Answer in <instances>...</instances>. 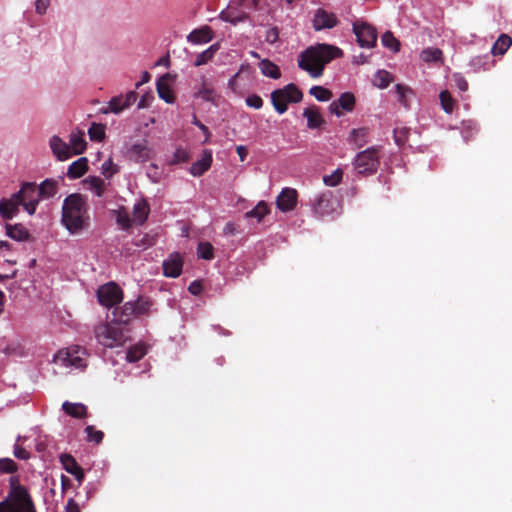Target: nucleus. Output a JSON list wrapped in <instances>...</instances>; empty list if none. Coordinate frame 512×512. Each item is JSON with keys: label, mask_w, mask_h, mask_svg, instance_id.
Here are the masks:
<instances>
[{"label": "nucleus", "mask_w": 512, "mask_h": 512, "mask_svg": "<svg viewBox=\"0 0 512 512\" xmlns=\"http://www.w3.org/2000/svg\"><path fill=\"white\" fill-rule=\"evenodd\" d=\"M61 223L71 235H79L90 227L89 207L81 194H70L64 199Z\"/></svg>", "instance_id": "1"}, {"label": "nucleus", "mask_w": 512, "mask_h": 512, "mask_svg": "<svg viewBox=\"0 0 512 512\" xmlns=\"http://www.w3.org/2000/svg\"><path fill=\"white\" fill-rule=\"evenodd\" d=\"M342 55L340 48L329 44H317L303 51L298 60L301 69L307 71L311 77L322 75L324 66Z\"/></svg>", "instance_id": "2"}, {"label": "nucleus", "mask_w": 512, "mask_h": 512, "mask_svg": "<svg viewBox=\"0 0 512 512\" xmlns=\"http://www.w3.org/2000/svg\"><path fill=\"white\" fill-rule=\"evenodd\" d=\"M119 313V309L115 308L109 322L95 327L96 340L104 347L113 348L121 345L125 340L124 325L128 323V318Z\"/></svg>", "instance_id": "3"}, {"label": "nucleus", "mask_w": 512, "mask_h": 512, "mask_svg": "<svg viewBox=\"0 0 512 512\" xmlns=\"http://www.w3.org/2000/svg\"><path fill=\"white\" fill-rule=\"evenodd\" d=\"M88 352L79 345H71L59 350L53 357V362L62 367L72 370L83 371L87 367Z\"/></svg>", "instance_id": "4"}, {"label": "nucleus", "mask_w": 512, "mask_h": 512, "mask_svg": "<svg viewBox=\"0 0 512 512\" xmlns=\"http://www.w3.org/2000/svg\"><path fill=\"white\" fill-rule=\"evenodd\" d=\"M0 512H36L27 490L13 487L7 498L0 502Z\"/></svg>", "instance_id": "5"}, {"label": "nucleus", "mask_w": 512, "mask_h": 512, "mask_svg": "<svg viewBox=\"0 0 512 512\" xmlns=\"http://www.w3.org/2000/svg\"><path fill=\"white\" fill-rule=\"evenodd\" d=\"M302 97V92L292 83L271 93L273 107L279 114H284L289 103H298L302 100Z\"/></svg>", "instance_id": "6"}, {"label": "nucleus", "mask_w": 512, "mask_h": 512, "mask_svg": "<svg viewBox=\"0 0 512 512\" xmlns=\"http://www.w3.org/2000/svg\"><path fill=\"white\" fill-rule=\"evenodd\" d=\"M18 200L24 210L29 214L33 215L40 201V195L35 183L26 182L23 183L20 190L16 192Z\"/></svg>", "instance_id": "7"}, {"label": "nucleus", "mask_w": 512, "mask_h": 512, "mask_svg": "<svg viewBox=\"0 0 512 512\" xmlns=\"http://www.w3.org/2000/svg\"><path fill=\"white\" fill-rule=\"evenodd\" d=\"M352 29L359 46L362 48H372L375 46L377 33L372 25L362 20H355L352 24Z\"/></svg>", "instance_id": "8"}, {"label": "nucleus", "mask_w": 512, "mask_h": 512, "mask_svg": "<svg viewBox=\"0 0 512 512\" xmlns=\"http://www.w3.org/2000/svg\"><path fill=\"white\" fill-rule=\"evenodd\" d=\"M97 298L102 306L112 308L123 299L121 288L114 282H108L97 290Z\"/></svg>", "instance_id": "9"}, {"label": "nucleus", "mask_w": 512, "mask_h": 512, "mask_svg": "<svg viewBox=\"0 0 512 512\" xmlns=\"http://www.w3.org/2000/svg\"><path fill=\"white\" fill-rule=\"evenodd\" d=\"M312 206L314 213L322 217L335 213L339 203L332 192L326 191L314 197Z\"/></svg>", "instance_id": "10"}, {"label": "nucleus", "mask_w": 512, "mask_h": 512, "mask_svg": "<svg viewBox=\"0 0 512 512\" xmlns=\"http://www.w3.org/2000/svg\"><path fill=\"white\" fill-rule=\"evenodd\" d=\"M379 164L377 153L374 149H367L357 154L354 160L355 169L360 174L373 173Z\"/></svg>", "instance_id": "11"}, {"label": "nucleus", "mask_w": 512, "mask_h": 512, "mask_svg": "<svg viewBox=\"0 0 512 512\" xmlns=\"http://www.w3.org/2000/svg\"><path fill=\"white\" fill-rule=\"evenodd\" d=\"M151 303L143 298L137 299L135 302H126L122 308L119 309V314L127 317L128 321L132 315H143L149 312Z\"/></svg>", "instance_id": "12"}, {"label": "nucleus", "mask_w": 512, "mask_h": 512, "mask_svg": "<svg viewBox=\"0 0 512 512\" xmlns=\"http://www.w3.org/2000/svg\"><path fill=\"white\" fill-rule=\"evenodd\" d=\"M297 197L296 189L290 187L283 188L276 199L277 208L282 212L292 211L296 207Z\"/></svg>", "instance_id": "13"}, {"label": "nucleus", "mask_w": 512, "mask_h": 512, "mask_svg": "<svg viewBox=\"0 0 512 512\" xmlns=\"http://www.w3.org/2000/svg\"><path fill=\"white\" fill-rule=\"evenodd\" d=\"M150 152L146 142L143 141L130 145L125 152V156L136 163H144L150 159Z\"/></svg>", "instance_id": "14"}, {"label": "nucleus", "mask_w": 512, "mask_h": 512, "mask_svg": "<svg viewBox=\"0 0 512 512\" xmlns=\"http://www.w3.org/2000/svg\"><path fill=\"white\" fill-rule=\"evenodd\" d=\"M163 272L166 277L176 278L182 272L183 259L179 253H172L163 261Z\"/></svg>", "instance_id": "15"}, {"label": "nucleus", "mask_w": 512, "mask_h": 512, "mask_svg": "<svg viewBox=\"0 0 512 512\" xmlns=\"http://www.w3.org/2000/svg\"><path fill=\"white\" fill-rule=\"evenodd\" d=\"M19 200L16 193L12 194L9 198H2L0 200V215L4 219H12L19 212Z\"/></svg>", "instance_id": "16"}, {"label": "nucleus", "mask_w": 512, "mask_h": 512, "mask_svg": "<svg viewBox=\"0 0 512 512\" xmlns=\"http://www.w3.org/2000/svg\"><path fill=\"white\" fill-rule=\"evenodd\" d=\"M49 145L55 157L60 161L67 160L72 156L69 145L56 135L50 138Z\"/></svg>", "instance_id": "17"}, {"label": "nucleus", "mask_w": 512, "mask_h": 512, "mask_svg": "<svg viewBox=\"0 0 512 512\" xmlns=\"http://www.w3.org/2000/svg\"><path fill=\"white\" fill-rule=\"evenodd\" d=\"M337 19L334 14L328 13L322 9L317 10L313 19L315 30L330 29L336 26Z\"/></svg>", "instance_id": "18"}, {"label": "nucleus", "mask_w": 512, "mask_h": 512, "mask_svg": "<svg viewBox=\"0 0 512 512\" xmlns=\"http://www.w3.org/2000/svg\"><path fill=\"white\" fill-rule=\"evenodd\" d=\"M211 164L212 152L210 150H204L201 158L191 165L190 173L193 176L199 177L211 167Z\"/></svg>", "instance_id": "19"}, {"label": "nucleus", "mask_w": 512, "mask_h": 512, "mask_svg": "<svg viewBox=\"0 0 512 512\" xmlns=\"http://www.w3.org/2000/svg\"><path fill=\"white\" fill-rule=\"evenodd\" d=\"M213 31L208 26H203L199 29H195L187 36V41L192 44H205L213 39Z\"/></svg>", "instance_id": "20"}, {"label": "nucleus", "mask_w": 512, "mask_h": 512, "mask_svg": "<svg viewBox=\"0 0 512 512\" xmlns=\"http://www.w3.org/2000/svg\"><path fill=\"white\" fill-rule=\"evenodd\" d=\"M169 75L166 74L159 78L156 83V89L159 97L166 103L172 104L175 101V97L168 83Z\"/></svg>", "instance_id": "21"}, {"label": "nucleus", "mask_w": 512, "mask_h": 512, "mask_svg": "<svg viewBox=\"0 0 512 512\" xmlns=\"http://www.w3.org/2000/svg\"><path fill=\"white\" fill-rule=\"evenodd\" d=\"M68 145L72 154H82L87 145L84 132L80 130L73 131L70 134Z\"/></svg>", "instance_id": "22"}, {"label": "nucleus", "mask_w": 512, "mask_h": 512, "mask_svg": "<svg viewBox=\"0 0 512 512\" xmlns=\"http://www.w3.org/2000/svg\"><path fill=\"white\" fill-rule=\"evenodd\" d=\"M303 116L307 119L309 129H317L324 124V119L316 106L305 108Z\"/></svg>", "instance_id": "23"}, {"label": "nucleus", "mask_w": 512, "mask_h": 512, "mask_svg": "<svg viewBox=\"0 0 512 512\" xmlns=\"http://www.w3.org/2000/svg\"><path fill=\"white\" fill-rule=\"evenodd\" d=\"M88 170V160L86 157H81L72 162L67 170V177L69 179H78L82 177Z\"/></svg>", "instance_id": "24"}, {"label": "nucleus", "mask_w": 512, "mask_h": 512, "mask_svg": "<svg viewBox=\"0 0 512 512\" xmlns=\"http://www.w3.org/2000/svg\"><path fill=\"white\" fill-rule=\"evenodd\" d=\"M84 185L87 190L92 192L95 196L101 197L103 196L106 190L105 181L97 176H89L84 180Z\"/></svg>", "instance_id": "25"}, {"label": "nucleus", "mask_w": 512, "mask_h": 512, "mask_svg": "<svg viewBox=\"0 0 512 512\" xmlns=\"http://www.w3.org/2000/svg\"><path fill=\"white\" fill-rule=\"evenodd\" d=\"M63 411L76 419H82L87 416V407L83 403H72L65 401L62 404Z\"/></svg>", "instance_id": "26"}, {"label": "nucleus", "mask_w": 512, "mask_h": 512, "mask_svg": "<svg viewBox=\"0 0 512 512\" xmlns=\"http://www.w3.org/2000/svg\"><path fill=\"white\" fill-rule=\"evenodd\" d=\"M195 98H200L203 101L211 102L216 104L217 93L212 85L208 84L205 79H203L201 86L194 93Z\"/></svg>", "instance_id": "27"}, {"label": "nucleus", "mask_w": 512, "mask_h": 512, "mask_svg": "<svg viewBox=\"0 0 512 512\" xmlns=\"http://www.w3.org/2000/svg\"><path fill=\"white\" fill-rule=\"evenodd\" d=\"M6 235L16 241H26L29 238L28 230L22 224H6Z\"/></svg>", "instance_id": "28"}, {"label": "nucleus", "mask_w": 512, "mask_h": 512, "mask_svg": "<svg viewBox=\"0 0 512 512\" xmlns=\"http://www.w3.org/2000/svg\"><path fill=\"white\" fill-rule=\"evenodd\" d=\"M149 205L145 200L137 201L133 206V220L139 225H142L148 217Z\"/></svg>", "instance_id": "29"}, {"label": "nucleus", "mask_w": 512, "mask_h": 512, "mask_svg": "<svg viewBox=\"0 0 512 512\" xmlns=\"http://www.w3.org/2000/svg\"><path fill=\"white\" fill-rule=\"evenodd\" d=\"M511 45L512 38L507 34H501L492 46L491 53L494 56L504 55Z\"/></svg>", "instance_id": "30"}, {"label": "nucleus", "mask_w": 512, "mask_h": 512, "mask_svg": "<svg viewBox=\"0 0 512 512\" xmlns=\"http://www.w3.org/2000/svg\"><path fill=\"white\" fill-rule=\"evenodd\" d=\"M40 198H50L53 197L58 190V182L54 179H46L44 180L39 187L37 188Z\"/></svg>", "instance_id": "31"}, {"label": "nucleus", "mask_w": 512, "mask_h": 512, "mask_svg": "<svg viewBox=\"0 0 512 512\" xmlns=\"http://www.w3.org/2000/svg\"><path fill=\"white\" fill-rule=\"evenodd\" d=\"M218 50H219L218 44H213V45L209 46L206 50H204L203 52L199 53L196 56L195 61H194V66L199 67V66L207 64L208 62H210L213 59L214 55L216 54V52Z\"/></svg>", "instance_id": "32"}, {"label": "nucleus", "mask_w": 512, "mask_h": 512, "mask_svg": "<svg viewBox=\"0 0 512 512\" xmlns=\"http://www.w3.org/2000/svg\"><path fill=\"white\" fill-rule=\"evenodd\" d=\"M259 68L263 75L272 79H278L281 76L279 67L268 59L261 60Z\"/></svg>", "instance_id": "33"}, {"label": "nucleus", "mask_w": 512, "mask_h": 512, "mask_svg": "<svg viewBox=\"0 0 512 512\" xmlns=\"http://www.w3.org/2000/svg\"><path fill=\"white\" fill-rule=\"evenodd\" d=\"M490 66L491 61L488 55L476 56L472 58L469 62V67L471 68V71L474 73L489 70Z\"/></svg>", "instance_id": "34"}, {"label": "nucleus", "mask_w": 512, "mask_h": 512, "mask_svg": "<svg viewBox=\"0 0 512 512\" xmlns=\"http://www.w3.org/2000/svg\"><path fill=\"white\" fill-rule=\"evenodd\" d=\"M269 212L270 210L267 203L265 201H259L252 210L245 213V217L255 218L257 222H261Z\"/></svg>", "instance_id": "35"}, {"label": "nucleus", "mask_w": 512, "mask_h": 512, "mask_svg": "<svg viewBox=\"0 0 512 512\" xmlns=\"http://www.w3.org/2000/svg\"><path fill=\"white\" fill-rule=\"evenodd\" d=\"M146 353V346L142 343H138L128 349L126 353V359L128 362L135 363L142 359Z\"/></svg>", "instance_id": "36"}, {"label": "nucleus", "mask_w": 512, "mask_h": 512, "mask_svg": "<svg viewBox=\"0 0 512 512\" xmlns=\"http://www.w3.org/2000/svg\"><path fill=\"white\" fill-rule=\"evenodd\" d=\"M336 102L338 106H341L344 112H352L355 108L356 98L352 93L344 92L339 96Z\"/></svg>", "instance_id": "37"}, {"label": "nucleus", "mask_w": 512, "mask_h": 512, "mask_svg": "<svg viewBox=\"0 0 512 512\" xmlns=\"http://www.w3.org/2000/svg\"><path fill=\"white\" fill-rule=\"evenodd\" d=\"M443 52L439 48H426L420 53V58L425 63L442 62Z\"/></svg>", "instance_id": "38"}, {"label": "nucleus", "mask_w": 512, "mask_h": 512, "mask_svg": "<svg viewBox=\"0 0 512 512\" xmlns=\"http://www.w3.org/2000/svg\"><path fill=\"white\" fill-rule=\"evenodd\" d=\"M125 107L123 106V96H115L110 99L108 102L107 107H104L101 109V113L108 114V113H114L119 114L121 111H123Z\"/></svg>", "instance_id": "39"}, {"label": "nucleus", "mask_w": 512, "mask_h": 512, "mask_svg": "<svg viewBox=\"0 0 512 512\" xmlns=\"http://www.w3.org/2000/svg\"><path fill=\"white\" fill-rule=\"evenodd\" d=\"M410 94H413V91L409 86L403 84L395 85L394 95L396 97V100L405 108L409 106L407 96Z\"/></svg>", "instance_id": "40"}, {"label": "nucleus", "mask_w": 512, "mask_h": 512, "mask_svg": "<svg viewBox=\"0 0 512 512\" xmlns=\"http://www.w3.org/2000/svg\"><path fill=\"white\" fill-rule=\"evenodd\" d=\"M60 462L63 468L71 475L79 473L80 466L76 462L75 458L69 454H62L60 456Z\"/></svg>", "instance_id": "41"}, {"label": "nucleus", "mask_w": 512, "mask_h": 512, "mask_svg": "<svg viewBox=\"0 0 512 512\" xmlns=\"http://www.w3.org/2000/svg\"><path fill=\"white\" fill-rule=\"evenodd\" d=\"M368 133L369 131L366 128L353 129L349 137L350 141L360 148L366 143Z\"/></svg>", "instance_id": "42"}, {"label": "nucleus", "mask_w": 512, "mask_h": 512, "mask_svg": "<svg viewBox=\"0 0 512 512\" xmlns=\"http://www.w3.org/2000/svg\"><path fill=\"white\" fill-rule=\"evenodd\" d=\"M197 255L204 260H212L214 258V248L209 242H200L197 246Z\"/></svg>", "instance_id": "43"}, {"label": "nucleus", "mask_w": 512, "mask_h": 512, "mask_svg": "<svg viewBox=\"0 0 512 512\" xmlns=\"http://www.w3.org/2000/svg\"><path fill=\"white\" fill-rule=\"evenodd\" d=\"M410 129L407 127H397L393 130V138L399 148L403 147L409 136Z\"/></svg>", "instance_id": "44"}, {"label": "nucleus", "mask_w": 512, "mask_h": 512, "mask_svg": "<svg viewBox=\"0 0 512 512\" xmlns=\"http://www.w3.org/2000/svg\"><path fill=\"white\" fill-rule=\"evenodd\" d=\"M309 93L320 102L329 101L332 97L331 91L322 86L311 87Z\"/></svg>", "instance_id": "45"}, {"label": "nucleus", "mask_w": 512, "mask_h": 512, "mask_svg": "<svg viewBox=\"0 0 512 512\" xmlns=\"http://www.w3.org/2000/svg\"><path fill=\"white\" fill-rule=\"evenodd\" d=\"M88 135L92 141L101 142L105 138L104 125L93 123L88 129Z\"/></svg>", "instance_id": "46"}, {"label": "nucleus", "mask_w": 512, "mask_h": 512, "mask_svg": "<svg viewBox=\"0 0 512 512\" xmlns=\"http://www.w3.org/2000/svg\"><path fill=\"white\" fill-rule=\"evenodd\" d=\"M119 172V166L111 158L107 159L101 166V173L106 179L112 178Z\"/></svg>", "instance_id": "47"}, {"label": "nucleus", "mask_w": 512, "mask_h": 512, "mask_svg": "<svg viewBox=\"0 0 512 512\" xmlns=\"http://www.w3.org/2000/svg\"><path fill=\"white\" fill-rule=\"evenodd\" d=\"M440 103L446 113H452L455 101L449 91L444 90L439 95Z\"/></svg>", "instance_id": "48"}, {"label": "nucleus", "mask_w": 512, "mask_h": 512, "mask_svg": "<svg viewBox=\"0 0 512 512\" xmlns=\"http://www.w3.org/2000/svg\"><path fill=\"white\" fill-rule=\"evenodd\" d=\"M116 222L124 230L130 228V226H131L130 216L124 208H120L116 211Z\"/></svg>", "instance_id": "49"}, {"label": "nucleus", "mask_w": 512, "mask_h": 512, "mask_svg": "<svg viewBox=\"0 0 512 512\" xmlns=\"http://www.w3.org/2000/svg\"><path fill=\"white\" fill-rule=\"evenodd\" d=\"M85 432L87 434V440L89 442H94L96 444H99L103 440V437H104L103 432L100 430H96L95 427L92 425H88L85 428Z\"/></svg>", "instance_id": "50"}, {"label": "nucleus", "mask_w": 512, "mask_h": 512, "mask_svg": "<svg viewBox=\"0 0 512 512\" xmlns=\"http://www.w3.org/2000/svg\"><path fill=\"white\" fill-rule=\"evenodd\" d=\"M17 464L10 458L0 459V473L10 474L16 472Z\"/></svg>", "instance_id": "51"}, {"label": "nucleus", "mask_w": 512, "mask_h": 512, "mask_svg": "<svg viewBox=\"0 0 512 512\" xmlns=\"http://www.w3.org/2000/svg\"><path fill=\"white\" fill-rule=\"evenodd\" d=\"M401 43L400 41L394 37L391 31L386 30V49L391 50L394 53L400 51Z\"/></svg>", "instance_id": "52"}, {"label": "nucleus", "mask_w": 512, "mask_h": 512, "mask_svg": "<svg viewBox=\"0 0 512 512\" xmlns=\"http://www.w3.org/2000/svg\"><path fill=\"white\" fill-rule=\"evenodd\" d=\"M341 179L342 171L340 169H337L330 175H325L323 181L327 186L334 187L340 183Z\"/></svg>", "instance_id": "53"}, {"label": "nucleus", "mask_w": 512, "mask_h": 512, "mask_svg": "<svg viewBox=\"0 0 512 512\" xmlns=\"http://www.w3.org/2000/svg\"><path fill=\"white\" fill-rule=\"evenodd\" d=\"M20 440L21 436H18L16 443L14 445L13 454L16 458L20 460H28L30 458V453L25 448L18 444Z\"/></svg>", "instance_id": "54"}, {"label": "nucleus", "mask_w": 512, "mask_h": 512, "mask_svg": "<svg viewBox=\"0 0 512 512\" xmlns=\"http://www.w3.org/2000/svg\"><path fill=\"white\" fill-rule=\"evenodd\" d=\"M452 78H453V81H454L456 87L460 91L466 92L468 90V87H469L468 82L461 73H454Z\"/></svg>", "instance_id": "55"}, {"label": "nucleus", "mask_w": 512, "mask_h": 512, "mask_svg": "<svg viewBox=\"0 0 512 512\" xmlns=\"http://www.w3.org/2000/svg\"><path fill=\"white\" fill-rule=\"evenodd\" d=\"M247 106L254 109H260L263 106V100L259 95H249L245 100Z\"/></svg>", "instance_id": "56"}, {"label": "nucleus", "mask_w": 512, "mask_h": 512, "mask_svg": "<svg viewBox=\"0 0 512 512\" xmlns=\"http://www.w3.org/2000/svg\"><path fill=\"white\" fill-rule=\"evenodd\" d=\"M192 124H194L195 126L198 127V129H200L204 136H205V139H204V143H207L209 142L210 140V137H211V132L209 131L208 127L205 126L203 123H201L198 118L196 117V115L193 116V119H192Z\"/></svg>", "instance_id": "57"}, {"label": "nucleus", "mask_w": 512, "mask_h": 512, "mask_svg": "<svg viewBox=\"0 0 512 512\" xmlns=\"http://www.w3.org/2000/svg\"><path fill=\"white\" fill-rule=\"evenodd\" d=\"M49 5H50V0H36L35 1L36 13L39 15L45 14Z\"/></svg>", "instance_id": "58"}, {"label": "nucleus", "mask_w": 512, "mask_h": 512, "mask_svg": "<svg viewBox=\"0 0 512 512\" xmlns=\"http://www.w3.org/2000/svg\"><path fill=\"white\" fill-rule=\"evenodd\" d=\"M137 99V93L135 91H129L123 96V106L126 108L130 107Z\"/></svg>", "instance_id": "59"}, {"label": "nucleus", "mask_w": 512, "mask_h": 512, "mask_svg": "<svg viewBox=\"0 0 512 512\" xmlns=\"http://www.w3.org/2000/svg\"><path fill=\"white\" fill-rule=\"evenodd\" d=\"M373 85L380 89L384 88V75L383 70H378L375 74V79L373 81Z\"/></svg>", "instance_id": "60"}, {"label": "nucleus", "mask_w": 512, "mask_h": 512, "mask_svg": "<svg viewBox=\"0 0 512 512\" xmlns=\"http://www.w3.org/2000/svg\"><path fill=\"white\" fill-rule=\"evenodd\" d=\"M65 511L66 512H80V508H79L78 503L74 499L70 498L66 503Z\"/></svg>", "instance_id": "61"}, {"label": "nucleus", "mask_w": 512, "mask_h": 512, "mask_svg": "<svg viewBox=\"0 0 512 512\" xmlns=\"http://www.w3.org/2000/svg\"><path fill=\"white\" fill-rule=\"evenodd\" d=\"M278 39V30L276 28H271L267 31L266 41L269 43H274Z\"/></svg>", "instance_id": "62"}, {"label": "nucleus", "mask_w": 512, "mask_h": 512, "mask_svg": "<svg viewBox=\"0 0 512 512\" xmlns=\"http://www.w3.org/2000/svg\"><path fill=\"white\" fill-rule=\"evenodd\" d=\"M329 111L331 114H334L337 117H341L343 115V110L341 109V106L337 105L336 101H333L332 103H330Z\"/></svg>", "instance_id": "63"}, {"label": "nucleus", "mask_w": 512, "mask_h": 512, "mask_svg": "<svg viewBox=\"0 0 512 512\" xmlns=\"http://www.w3.org/2000/svg\"><path fill=\"white\" fill-rule=\"evenodd\" d=\"M223 233L225 235H234L236 233V227H235L234 223H232V222L226 223L223 228Z\"/></svg>", "instance_id": "64"}]
</instances>
